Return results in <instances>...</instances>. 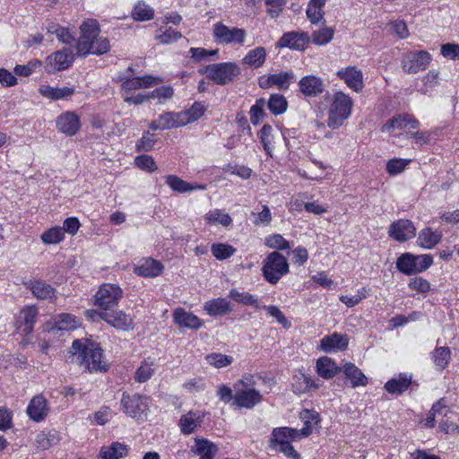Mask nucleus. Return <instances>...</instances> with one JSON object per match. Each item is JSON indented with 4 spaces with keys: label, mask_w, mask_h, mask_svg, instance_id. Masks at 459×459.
Returning <instances> with one entry per match:
<instances>
[{
    "label": "nucleus",
    "mask_w": 459,
    "mask_h": 459,
    "mask_svg": "<svg viewBox=\"0 0 459 459\" xmlns=\"http://www.w3.org/2000/svg\"><path fill=\"white\" fill-rule=\"evenodd\" d=\"M71 352L76 357L77 363L90 373L106 372L108 369L102 349L93 343L85 344L80 340H74Z\"/></svg>",
    "instance_id": "nucleus-1"
},
{
    "label": "nucleus",
    "mask_w": 459,
    "mask_h": 459,
    "mask_svg": "<svg viewBox=\"0 0 459 459\" xmlns=\"http://www.w3.org/2000/svg\"><path fill=\"white\" fill-rule=\"evenodd\" d=\"M352 105L350 96L342 91L335 92L328 110L327 126L332 129L339 128L351 116Z\"/></svg>",
    "instance_id": "nucleus-2"
},
{
    "label": "nucleus",
    "mask_w": 459,
    "mask_h": 459,
    "mask_svg": "<svg viewBox=\"0 0 459 459\" xmlns=\"http://www.w3.org/2000/svg\"><path fill=\"white\" fill-rule=\"evenodd\" d=\"M261 271L267 282L276 284L284 275L289 273L290 264L283 255L278 251H273L268 254L263 261Z\"/></svg>",
    "instance_id": "nucleus-3"
},
{
    "label": "nucleus",
    "mask_w": 459,
    "mask_h": 459,
    "mask_svg": "<svg viewBox=\"0 0 459 459\" xmlns=\"http://www.w3.org/2000/svg\"><path fill=\"white\" fill-rule=\"evenodd\" d=\"M432 264L431 255L404 253L397 258L396 268L405 275H411L426 271Z\"/></svg>",
    "instance_id": "nucleus-4"
},
{
    "label": "nucleus",
    "mask_w": 459,
    "mask_h": 459,
    "mask_svg": "<svg viewBox=\"0 0 459 459\" xmlns=\"http://www.w3.org/2000/svg\"><path fill=\"white\" fill-rule=\"evenodd\" d=\"M234 404L240 408L251 409L261 403L262 394L251 387V378H245L234 385Z\"/></svg>",
    "instance_id": "nucleus-5"
},
{
    "label": "nucleus",
    "mask_w": 459,
    "mask_h": 459,
    "mask_svg": "<svg viewBox=\"0 0 459 459\" xmlns=\"http://www.w3.org/2000/svg\"><path fill=\"white\" fill-rule=\"evenodd\" d=\"M200 73L219 85H226L239 74V67L232 62L218 63L205 66Z\"/></svg>",
    "instance_id": "nucleus-6"
},
{
    "label": "nucleus",
    "mask_w": 459,
    "mask_h": 459,
    "mask_svg": "<svg viewBox=\"0 0 459 459\" xmlns=\"http://www.w3.org/2000/svg\"><path fill=\"white\" fill-rule=\"evenodd\" d=\"M213 39L221 45H243L246 41L247 31L238 27H229L222 22H216L212 29Z\"/></svg>",
    "instance_id": "nucleus-7"
},
{
    "label": "nucleus",
    "mask_w": 459,
    "mask_h": 459,
    "mask_svg": "<svg viewBox=\"0 0 459 459\" xmlns=\"http://www.w3.org/2000/svg\"><path fill=\"white\" fill-rule=\"evenodd\" d=\"M121 405L126 415L137 420H143L149 410L147 397L138 394L130 395L124 393L121 399Z\"/></svg>",
    "instance_id": "nucleus-8"
},
{
    "label": "nucleus",
    "mask_w": 459,
    "mask_h": 459,
    "mask_svg": "<svg viewBox=\"0 0 459 459\" xmlns=\"http://www.w3.org/2000/svg\"><path fill=\"white\" fill-rule=\"evenodd\" d=\"M122 296L123 290L118 285L104 283L95 294L94 304L107 311L117 306Z\"/></svg>",
    "instance_id": "nucleus-9"
},
{
    "label": "nucleus",
    "mask_w": 459,
    "mask_h": 459,
    "mask_svg": "<svg viewBox=\"0 0 459 459\" xmlns=\"http://www.w3.org/2000/svg\"><path fill=\"white\" fill-rule=\"evenodd\" d=\"M432 58L426 50L411 51L404 54L401 60V65L408 74H417L427 69Z\"/></svg>",
    "instance_id": "nucleus-10"
},
{
    "label": "nucleus",
    "mask_w": 459,
    "mask_h": 459,
    "mask_svg": "<svg viewBox=\"0 0 459 459\" xmlns=\"http://www.w3.org/2000/svg\"><path fill=\"white\" fill-rule=\"evenodd\" d=\"M81 36L76 43V50L79 56H87L91 48V43L99 36L100 27L96 20L88 19L81 27Z\"/></svg>",
    "instance_id": "nucleus-11"
},
{
    "label": "nucleus",
    "mask_w": 459,
    "mask_h": 459,
    "mask_svg": "<svg viewBox=\"0 0 459 459\" xmlns=\"http://www.w3.org/2000/svg\"><path fill=\"white\" fill-rule=\"evenodd\" d=\"M39 315L36 306H25L13 316V326L15 331L22 335L30 334Z\"/></svg>",
    "instance_id": "nucleus-12"
},
{
    "label": "nucleus",
    "mask_w": 459,
    "mask_h": 459,
    "mask_svg": "<svg viewBox=\"0 0 459 459\" xmlns=\"http://www.w3.org/2000/svg\"><path fill=\"white\" fill-rule=\"evenodd\" d=\"M74 56L70 48H63L48 56L45 61V71L53 74L69 68L74 63Z\"/></svg>",
    "instance_id": "nucleus-13"
},
{
    "label": "nucleus",
    "mask_w": 459,
    "mask_h": 459,
    "mask_svg": "<svg viewBox=\"0 0 459 459\" xmlns=\"http://www.w3.org/2000/svg\"><path fill=\"white\" fill-rule=\"evenodd\" d=\"M388 234L398 242H405L416 236V228L411 221L401 219L390 225Z\"/></svg>",
    "instance_id": "nucleus-14"
},
{
    "label": "nucleus",
    "mask_w": 459,
    "mask_h": 459,
    "mask_svg": "<svg viewBox=\"0 0 459 459\" xmlns=\"http://www.w3.org/2000/svg\"><path fill=\"white\" fill-rule=\"evenodd\" d=\"M300 438L302 437L299 435L297 429L289 427L274 428L271 434L270 446L276 450L278 447L290 445L291 442L299 440Z\"/></svg>",
    "instance_id": "nucleus-15"
},
{
    "label": "nucleus",
    "mask_w": 459,
    "mask_h": 459,
    "mask_svg": "<svg viewBox=\"0 0 459 459\" xmlns=\"http://www.w3.org/2000/svg\"><path fill=\"white\" fill-rule=\"evenodd\" d=\"M309 41L310 38L307 32L289 31L281 37L277 42V47L302 51L307 48Z\"/></svg>",
    "instance_id": "nucleus-16"
},
{
    "label": "nucleus",
    "mask_w": 459,
    "mask_h": 459,
    "mask_svg": "<svg viewBox=\"0 0 459 459\" xmlns=\"http://www.w3.org/2000/svg\"><path fill=\"white\" fill-rule=\"evenodd\" d=\"M27 414L35 422H40L48 416L49 407L43 394H37L31 398L27 407Z\"/></svg>",
    "instance_id": "nucleus-17"
},
{
    "label": "nucleus",
    "mask_w": 459,
    "mask_h": 459,
    "mask_svg": "<svg viewBox=\"0 0 459 459\" xmlns=\"http://www.w3.org/2000/svg\"><path fill=\"white\" fill-rule=\"evenodd\" d=\"M185 115H181L180 112H164L160 115L159 117L150 124V129L152 130H165L170 128H178L184 126L182 117Z\"/></svg>",
    "instance_id": "nucleus-18"
},
{
    "label": "nucleus",
    "mask_w": 459,
    "mask_h": 459,
    "mask_svg": "<svg viewBox=\"0 0 459 459\" xmlns=\"http://www.w3.org/2000/svg\"><path fill=\"white\" fill-rule=\"evenodd\" d=\"M299 91L306 97H316L325 91L322 78L316 75H306L299 82Z\"/></svg>",
    "instance_id": "nucleus-19"
},
{
    "label": "nucleus",
    "mask_w": 459,
    "mask_h": 459,
    "mask_svg": "<svg viewBox=\"0 0 459 459\" xmlns=\"http://www.w3.org/2000/svg\"><path fill=\"white\" fill-rule=\"evenodd\" d=\"M337 76L343 80L346 85L359 92L363 88V74L356 66H348L337 72Z\"/></svg>",
    "instance_id": "nucleus-20"
},
{
    "label": "nucleus",
    "mask_w": 459,
    "mask_h": 459,
    "mask_svg": "<svg viewBox=\"0 0 459 459\" xmlns=\"http://www.w3.org/2000/svg\"><path fill=\"white\" fill-rule=\"evenodd\" d=\"M56 127L67 135H74L81 128L80 117L74 112H65L57 117Z\"/></svg>",
    "instance_id": "nucleus-21"
},
{
    "label": "nucleus",
    "mask_w": 459,
    "mask_h": 459,
    "mask_svg": "<svg viewBox=\"0 0 459 459\" xmlns=\"http://www.w3.org/2000/svg\"><path fill=\"white\" fill-rule=\"evenodd\" d=\"M172 316L174 323L180 328L198 330L203 326V322L198 316L182 307L176 308Z\"/></svg>",
    "instance_id": "nucleus-22"
},
{
    "label": "nucleus",
    "mask_w": 459,
    "mask_h": 459,
    "mask_svg": "<svg viewBox=\"0 0 459 459\" xmlns=\"http://www.w3.org/2000/svg\"><path fill=\"white\" fill-rule=\"evenodd\" d=\"M349 344V339L345 334L333 333L325 335L320 341V349L325 353L336 351H344Z\"/></svg>",
    "instance_id": "nucleus-23"
},
{
    "label": "nucleus",
    "mask_w": 459,
    "mask_h": 459,
    "mask_svg": "<svg viewBox=\"0 0 459 459\" xmlns=\"http://www.w3.org/2000/svg\"><path fill=\"white\" fill-rule=\"evenodd\" d=\"M295 77L296 76L293 72L273 74L268 75L264 81L261 80L259 82V85L263 89L276 86L280 90H287L290 83L295 80Z\"/></svg>",
    "instance_id": "nucleus-24"
},
{
    "label": "nucleus",
    "mask_w": 459,
    "mask_h": 459,
    "mask_svg": "<svg viewBox=\"0 0 459 459\" xmlns=\"http://www.w3.org/2000/svg\"><path fill=\"white\" fill-rule=\"evenodd\" d=\"M204 418V412L201 411H190L183 414L179 420V428L183 434L189 435L193 433L201 424Z\"/></svg>",
    "instance_id": "nucleus-25"
},
{
    "label": "nucleus",
    "mask_w": 459,
    "mask_h": 459,
    "mask_svg": "<svg viewBox=\"0 0 459 459\" xmlns=\"http://www.w3.org/2000/svg\"><path fill=\"white\" fill-rule=\"evenodd\" d=\"M103 320L111 326L123 331H130L133 327V318L124 311H104Z\"/></svg>",
    "instance_id": "nucleus-26"
},
{
    "label": "nucleus",
    "mask_w": 459,
    "mask_h": 459,
    "mask_svg": "<svg viewBox=\"0 0 459 459\" xmlns=\"http://www.w3.org/2000/svg\"><path fill=\"white\" fill-rule=\"evenodd\" d=\"M419 121L410 114H399L389 119L383 126V131H389L392 129H415L419 126Z\"/></svg>",
    "instance_id": "nucleus-27"
},
{
    "label": "nucleus",
    "mask_w": 459,
    "mask_h": 459,
    "mask_svg": "<svg viewBox=\"0 0 459 459\" xmlns=\"http://www.w3.org/2000/svg\"><path fill=\"white\" fill-rule=\"evenodd\" d=\"M204 309L211 316H225L232 311L230 301L223 298L212 299L204 304Z\"/></svg>",
    "instance_id": "nucleus-28"
},
{
    "label": "nucleus",
    "mask_w": 459,
    "mask_h": 459,
    "mask_svg": "<svg viewBox=\"0 0 459 459\" xmlns=\"http://www.w3.org/2000/svg\"><path fill=\"white\" fill-rule=\"evenodd\" d=\"M299 419L304 422V427L301 429H298V433L301 437L310 436L314 427L320 422L319 414L312 410H302L299 412Z\"/></svg>",
    "instance_id": "nucleus-29"
},
{
    "label": "nucleus",
    "mask_w": 459,
    "mask_h": 459,
    "mask_svg": "<svg viewBox=\"0 0 459 459\" xmlns=\"http://www.w3.org/2000/svg\"><path fill=\"white\" fill-rule=\"evenodd\" d=\"M129 446L125 443L112 442L109 446H102L100 451V459H121L127 456Z\"/></svg>",
    "instance_id": "nucleus-30"
},
{
    "label": "nucleus",
    "mask_w": 459,
    "mask_h": 459,
    "mask_svg": "<svg viewBox=\"0 0 459 459\" xmlns=\"http://www.w3.org/2000/svg\"><path fill=\"white\" fill-rule=\"evenodd\" d=\"M345 377L351 382L352 387L365 386L368 384L367 377L353 363L347 362L342 367Z\"/></svg>",
    "instance_id": "nucleus-31"
},
{
    "label": "nucleus",
    "mask_w": 459,
    "mask_h": 459,
    "mask_svg": "<svg viewBox=\"0 0 459 459\" xmlns=\"http://www.w3.org/2000/svg\"><path fill=\"white\" fill-rule=\"evenodd\" d=\"M411 384V375L401 373L397 377L388 380L385 389L392 394H401L405 392Z\"/></svg>",
    "instance_id": "nucleus-32"
},
{
    "label": "nucleus",
    "mask_w": 459,
    "mask_h": 459,
    "mask_svg": "<svg viewBox=\"0 0 459 459\" xmlns=\"http://www.w3.org/2000/svg\"><path fill=\"white\" fill-rule=\"evenodd\" d=\"M326 0H309L306 10L307 20L314 25L325 22V12L323 10L325 5Z\"/></svg>",
    "instance_id": "nucleus-33"
},
{
    "label": "nucleus",
    "mask_w": 459,
    "mask_h": 459,
    "mask_svg": "<svg viewBox=\"0 0 459 459\" xmlns=\"http://www.w3.org/2000/svg\"><path fill=\"white\" fill-rule=\"evenodd\" d=\"M38 91L43 97L52 100L65 99L75 92L74 87L57 88L48 85H40Z\"/></svg>",
    "instance_id": "nucleus-34"
},
{
    "label": "nucleus",
    "mask_w": 459,
    "mask_h": 459,
    "mask_svg": "<svg viewBox=\"0 0 459 459\" xmlns=\"http://www.w3.org/2000/svg\"><path fill=\"white\" fill-rule=\"evenodd\" d=\"M162 270L163 265L159 261L148 258L134 268V273L139 276L155 277L160 274Z\"/></svg>",
    "instance_id": "nucleus-35"
},
{
    "label": "nucleus",
    "mask_w": 459,
    "mask_h": 459,
    "mask_svg": "<svg viewBox=\"0 0 459 459\" xmlns=\"http://www.w3.org/2000/svg\"><path fill=\"white\" fill-rule=\"evenodd\" d=\"M156 82V78L151 75L127 78L122 83V90L129 92L139 89H147Z\"/></svg>",
    "instance_id": "nucleus-36"
},
{
    "label": "nucleus",
    "mask_w": 459,
    "mask_h": 459,
    "mask_svg": "<svg viewBox=\"0 0 459 459\" xmlns=\"http://www.w3.org/2000/svg\"><path fill=\"white\" fill-rule=\"evenodd\" d=\"M341 369L329 357H322L316 361L317 374L325 379L333 378Z\"/></svg>",
    "instance_id": "nucleus-37"
},
{
    "label": "nucleus",
    "mask_w": 459,
    "mask_h": 459,
    "mask_svg": "<svg viewBox=\"0 0 459 459\" xmlns=\"http://www.w3.org/2000/svg\"><path fill=\"white\" fill-rule=\"evenodd\" d=\"M442 234L439 231L426 228L419 233L417 243L423 248L431 249L441 240Z\"/></svg>",
    "instance_id": "nucleus-38"
},
{
    "label": "nucleus",
    "mask_w": 459,
    "mask_h": 459,
    "mask_svg": "<svg viewBox=\"0 0 459 459\" xmlns=\"http://www.w3.org/2000/svg\"><path fill=\"white\" fill-rule=\"evenodd\" d=\"M195 446L191 451L200 457L215 456L218 452L217 446L206 438H195Z\"/></svg>",
    "instance_id": "nucleus-39"
},
{
    "label": "nucleus",
    "mask_w": 459,
    "mask_h": 459,
    "mask_svg": "<svg viewBox=\"0 0 459 459\" xmlns=\"http://www.w3.org/2000/svg\"><path fill=\"white\" fill-rule=\"evenodd\" d=\"M80 325L79 320L72 314L62 313L54 318V326L59 331L74 330Z\"/></svg>",
    "instance_id": "nucleus-40"
},
{
    "label": "nucleus",
    "mask_w": 459,
    "mask_h": 459,
    "mask_svg": "<svg viewBox=\"0 0 459 459\" xmlns=\"http://www.w3.org/2000/svg\"><path fill=\"white\" fill-rule=\"evenodd\" d=\"M59 442V434L56 430L41 431L37 434L35 444L38 449L47 450Z\"/></svg>",
    "instance_id": "nucleus-41"
},
{
    "label": "nucleus",
    "mask_w": 459,
    "mask_h": 459,
    "mask_svg": "<svg viewBox=\"0 0 459 459\" xmlns=\"http://www.w3.org/2000/svg\"><path fill=\"white\" fill-rule=\"evenodd\" d=\"M266 59V50L264 47H257L250 51L243 58V63L254 67H261Z\"/></svg>",
    "instance_id": "nucleus-42"
},
{
    "label": "nucleus",
    "mask_w": 459,
    "mask_h": 459,
    "mask_svg": "<svg viewBox=\"0 0 459 459\" xmlns=\"http://www.w3.org/2000/svg\"><path fill=\"white\" fill-rule=\"evenodd\" d=\"M431 359L435 366L439 369H445L451 359V351L448 347H437L431 353Z\"/></svg>",
    "instance_id": "nucleus-43"
},
{
    "label": "nucleus",
    "mask_w": 459,
    "mask_h": 459,
    "mask_svg": "<svg viewBox=\"0 0 459 459\" xmlns=\"http://www.w3.org/2000/svg\"><path fill=\"white\" fill-rule=\"evenodd\" d=\"M30 289L32 294L39 299H50L55 294V290L49 284L42 281H31Z\"/></svg>",
    "instance_id": "nucleus-44"
},
{
    "label": "nucleus",
    "mask_w": 459,
    "mask_h": 459,
    "mask_svg": "<svg viewBox=\"0 0 459 459\" xmlns=\"http://www.w3.org/2000/svg\"><path fill=\"white\" fill-rule=\"evenodd\" d=\"M205 110V105L203 102L196 101L190 108L180 112L181 115H185V117H182L183 121H185L184 126L198 120L204 115Z\"/></svg>",
    "instance_id": "nucleus-45"
},
{
    "label": "nucleus",
    "mask_w": 459,
    "mask_h": 459,
    "mask_svg": "<svg viewBox=\"0 0 459 459\" xmlns=\"http://www.w3.org/2000/svg\"><path fill=\"white\" fill-rule=\"evenodd\" d=\"M64 230L61 227L55 226L46 230L40 236V240L45 245H56L63 241Z\"/></svg>",
    "instance_id": "nucleus-46"
},
{
    "label": "nucleus",
    "mask_w": 459,
    "mask_h": 459,
    "mask_svg": "<svg viewBox=\"0 0 459 459\" xmlns=\"http://www.w3.org/2000/svg\"><path fill=\"white\" fill-rule=\"evenodd\" d=\"M334 36V29L332 27H323L315 30L310 40L316 46H325L332 41Z\"/></svg>",
    "instance_id": "nucleus-47"
},
{
    "label": "nucleus",
    "mask_w": 459,
    "mask_h": 459,
    "mask_svg": "<svg viewBox=\"0 0 459 459\" xmlns=\"http://www.w3.org/2000/svg\"><path fill=\"white\" fill-rule=\"evenodd\" d=\"M134 20L144 22L150 21L154 16L153 9L143 1L138 2L132 12Z\"/></svg>",
    "instance_id": "nucleus-48"
},
{
    "label": "nucleus",
    "mask_w": 459,
    "mask_h": 459,
    "mask_svg": "<svg viewBox=\"0 0 459 459\" xmlns=\"http://www.w3.org/2000/svg\"><path fill=\"white\" fill-rule=\"evenodd\" d=\"M267 108L275 116L284 113L288 108L287 100L281 94L271 95L269 100L265 103Z\"/></svg>",
    "instance_id": "nucleus-49"
},
{
    "label": "nucleus",
    "mask_w": 459,
    "mask_h": 459,
    "mask_svg": "<svg viewBox=\"0 0 459 459\" xmlns=\"http://www.w3.org/2000/svg\"><path fill=\"white\" fill-rule=\"evenodd\" d=\"M229 297L238 303L252 306L256 308L259 307L258 299L250 293L240 292L236 289H232L229 293Z\"/></svg>",
    "instance_id": "nucleus-50"
},
{
    "label": "nucleus",
    "mask_w": 459,
    "mask_h": 459,
    "mask_svg": "<svg viewBox=\"0 0 459 459\" xmlns=\"http://www.w3.org/2000/svg\"><path fill=\"white\" fill-rule=\"evenodd\" d=\"M205 220L210 223L221 224L224 227L230 226L232 222L230 215L220 209L209 212L205 215Z\"/></svg>",
    "instance_id": "nucleus-51"
},
{
    "label": "nucleus",
    "mask_w": 459,
    "mask_h": 459,
    "mask_svg": "<svg viewBox=\"0 0 459 459\" xmlns=\"http://www.w3.org/2000/svg\"><path fill=\"white\" fill-rule=\"evenodd\" d=\"M211 251L216 259L221 261L232 256L236 249L229 244L216 243L212 245Z\"/></svg>",
    "instance_id": "nucleus-52"
},
{
    "label": "nucleus",
    "mask_w": 459,
    "mask_h": 459,
    "mask_svg": "<svg viewBox=\"0 0 459 459\" xmlns=\"http://www.w3.org/2000/svg\"><path fill=\"white\" fill-rule=\"evenodd\" d=\"M153 366L154 365L152 361L144 360L135 372V381L138 383H144L148 381L154 373Z\"/></svg>",
    "instance_id": "nucleus-53"
},
{
    "label": "nucleus",
    "mask_w": 459,
    "mask_h": 459,
    "mask_svg": "<svg viewBox=\"0 0 459 459\" xmlns=\"http://www.w3.org/2000/svg\"><path fill=\"white\" fill-rule=\"evenodd\" d=\"M205 360L214 368H221L230 365L233 362V358L229 355L214 352L208 354L205 357Z\"/></svg>",
    "instance_id": "nucleus-54"
},
{
    "label": "nucleus",
    "mask_w": 459,
    "mask_h": 459,
    "mask_svg": "<svg viewBox=\"0 0 459 459\" xmlns=\"http://www.w3.org/2000/svg\"><path fill=\"white\" fill-rule=\"evenodd\" d=\"M174 90L171 86H162L149 93V98L157 100L159 104H164L173 97Z\"/></svg>",
    "instance_id": "nucleus-55"
},
{
    "label": "nucleus",
    "mask_w": 459,
    "mask_h": 459,
    "mask_svg": "<svg viewBox=\"0 0 459 459\" xmlns=\"http://www.w3.org/2000/svg\"><path fill=\"white\" fill-rule=\"evenodd\" d=\"M157 139L150 132L143 133V136L136 142L135 150L137 152H150L153 149Z\"/></svg>",
    "instance_id": "nucleus-56"
},
{
    "label": "nucleus",
    "mask_w": 459,
    "mask_h": 459,
    "mask_svg": "<svg viewBox=\"0 0 459 459\" xmlns=\"http://www.w3.org/2000/svg\"><path fill=\"white\" fill-rule=\"evenodd\" d=\"M265 245L269 248L276 249V250H289L290 248V245L288 240H286L281 235L274 234L267 237L265 238Z\"/></svg>",
    "instance_id": "nucleus-57"
},
{
    "label": "nucleus",
    "mask_w": 459,
    "mask_h": 459,
    "mask_svg": "<svg viewBox=\"0 0 459 459\" xmlns=\"http://www.w3.org/2000/svg\"><path fill=\"white\" fill-rule=\"evenodd\" d=\"M265 100L261 98L255 101V103L251 107L249 114H250V121L253 125L256 126L260 123V120L264 117V108L265 106Z\"/></svg>",
    "instance_id": "nucleus-58"
},
{
    "label": "nucleus",
    "mask_w": 459,
    "mask_h": 459,
    "mask_svg": "<svg viewBox=\"0 0 459 459\" xmlns=\"http://www.w3.org/2000/svg\"><path fill=\"white\" fill-rule=\"evenodd\" d=\"M273 127L270 125H264L260 131V140L267 154L272 156L273 145Z\"/></svg>",
    "instance_id": "nucleus-59"
},
{
    "label": "nucleus",
    "mask_w": 459,
    "mask_h": 459,
    "mask_svg": "<svg viewBox=\"0 0 459 459\" xmlns=\"http://www.w3.org/2000/svg\"><path fill=\"white\" fill-rule=\"evenodd\" d=\"M110 49L109 40L105 37H97L91 43L89 54L102 55Z\"/></svg>",
    "instance_id": "nucleus-60"
},
{
    "label": "nucleus",
    "mask_w": 459,
    "mask_h": 459,
    "mask_svg": "<svg viewBox=\"0 0 459 459\" xmlns=\"http://www.w3.org/2000/svg\"><path fill=\"white\" fill-rule=\"evenodd\" d=\"M134 163L140 169L147 172H153L158 169V166L154 159L150 155L143 154L137 156L134 160Z\"/></svg>",
    "instance_id": "nucleus-61"
},
{
    "label": "nucleus",
    "mask_w": 459,
    "mask_h": 459,
    "mask_svg": "<svg viewBox=\"0 0 459 459\" xmlns=\"http://www.w3.org/2000/svg\"><path fill=\"white\" fill-rule=\"evenodd\" d=\"M411 160L392 159L386 163V171L389 175L394 176L403 171Z\"/></svg>",
    "instance_id": "nucleus-62"
},
{
    "label": "nucleus",
    "mask_w": 459,
    "mask_h": 459,
    "mask_svg": "<svg viewBox=\"0 0 459 459\" xmlns=\"http://www.w3.org/2000/svg\"><path fill=\"white\" fill-rule=\"evenodd\" d=\"M166 184L174 191L178 193H186L189 192L190 188H187V182L184 181L180 178L169 175L166 177Z\"/></svg>",
    "instance_id": "nucleus-63"
},
{
    "label": "nucleus",
    "mask_w": 459,
    "mask_h": 459,
    "mask_svg": "<svg viewBox=\"0 0 459 459\" xmlns=\"http://www.w3.org/2000/svg\"><path fill=\"white\" fill-rule=\"evenodd\" d=\"M294 388L295 392L297 393H306L311 390L312 388H318V385H316L311 377L302 374L299 378L298 383L294 385Z\"/></svg>",
    "instance_id": "nucleus-64"
}]
</instances>
